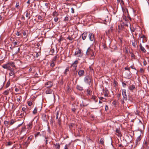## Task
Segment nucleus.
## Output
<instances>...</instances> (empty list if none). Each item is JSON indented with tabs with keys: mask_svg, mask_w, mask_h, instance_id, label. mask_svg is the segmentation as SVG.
Returning a JSON list of instances; mask_svg holds the SVG:
<instances>
[{
	"mask_svg": "<svg viewBox=\"0 0 149 149\" xmlns=\"http://www.w3.org/2000/svg\"><path fill=\"white\" fill-rule=\"evenodd\" d=\"M100 143L102 145H104V139L101 138L100 139Z\"/></svg>",
	"mask_w": 149,
	"mask_h": 149,
	"instance_id": "bb28decb",
	"label": "nucleus"
},
{
	"mask_svg": "<svg viewBox=\"0 0 149 149\" xmlns=\"http://www.w3.org/2000/svg\"><path fill=\"white\" fill-rule=\"evenodd\" d=\"M126 92V91L125 89H123V90L122 95L123 96V98L121 100V103L122 104H123L125 103L124 101H126L127 100Z\"/></svg>",
	"mask_w": 149,
	"mask_h": 149,
	"instance_id": "f257e3e1",
	"label": "nucleus"
},
{
	"mask_svg": "<svg viewBox=\"0 0 149 149\" xmlns=\"http://www.w3.org/2000/svg\"><path fill=\"white\" fill-rule=\"evenodd\" d=\"M81 51L82 50L81 49H79L78 50L75 52L74 53V55L76 56L77 57H80L81 56Z\"/></svg>",
	"mask_w": 149,
	"mask_h": 149,
	"instance_id": "20e7f679",
	"label": "nucleus"
},
{
	"mask_svg": "<svg viewBox=\"0 0 149 149\" xmlns=\"http://www.w3.org/2000/svg\"><path fill=\"white\" fill-rule=\"evenodd\" d=\"M7 69L9 70H10V71H14V69L13 68H12L9 65V66L8 67V68Z\"/></svg>",
	"mask_w": 149,
	"mask_h": 149,
	"instance_id": "a19ab883",
	"label": "nucleus"
},
{
	"mask_svg": "<svg viewBox=\"0 0 149 149\" xmlns=\"http://www.w3.org/2000/svg\"><path fill=\"white\" fill-rule=\"evenodd\" d=\"M90 54H91V56H94V53L93 50L89 47L86 51V55H89Z\"/></svg>",
	"mask_w": 149,
	"mask_h": 149,
	"instance_id": "7ed1b4c3",
	"label": "nucleus"
},
{
	"mask_svg": "<svg viewBox=\"0 0 149 149\" xmlns=\"http://www.w3.org/2000/svg\"><path fill=\"white\" fill-rule=\"evenodd\" d=\"M104 95L105 97H108V91L107 88H105L104 90Z\"/></svg>",
	"mask_w": 149,
	"mask_h": 149,
	"instance_id": "a211bd4d",
	"label": "nucleus"
},
{
	"mask_svg": "<svg viewBox=\"0 0 149 149\" xmlns=\"http://www.w3.org/2000/svg\"><path fill=\"white\" fill-rule=\"evenodd\" d=\"M78 63V61L77 60H76L74 62L72 63L71 65L72 67H73L74 68V70H75L76 69V68L77 66V65Z\"/></svg>",
	"mask_w": 149,
	"mask_h": 149,
	"instance_id": "423d86ee",
	"label": "nucleus"
},
{
	"mask_svg": "<svg viewBox=\"0 0 149 149\" xmlns=\"http://www.w3.org/2000/svg\"><path fill=\"white\" fill-rule=\"evenodd\" d=\"M55 148L56 149H59L60 148V145L59 143H56V144H54Z\"/></svg>",
	"mask_w": 149,
	"mask_h": 149,
	"instance_id": "aec40b11",
	"label": "nucleus"
},
{
	"mask_svg": "<svg viewBox=\"0 0 149 149\" xmlns=\"http://www.w3.org/2000/svg\"><path fill=\"white\" fill-rule=\"evenodd\" d=\"M143 65L145 66L147 64V62L146 60H144L143 62Z\"/></svg>",
	"mask_w": 149,
	"mask_h": 149,
	"instance_id": "338daca9",
	"label": "nucleus"
},
{
	"mask_svg": "<svg viewBox=\"0 0 149 149\" xmlns=\"http://www.w3.org/2000/svg\"><path fill=\"white\" fill-rule=\"evenodd\" d=\"M58 20V17H55L54 18V20L56 22H57Z\"/></svg>",
	"mask_w": 149,
	"mask_h": 149,
	"instance_id": "3c124183",
	"label": "nucleus"
},
{
	"mask_svg": "<svg viewBox=\"0 0 149 149\" xmlns=\"http://www.w3.org/2000/svg\"><path fill=\"white\" fill-rule=\"evenodd\" d=\"M130 53L131 54V57H132V58H134V57H135V55H134V54L132 52H130Z\"/></svg>",
	"mask_w": 149,
	"mask_h": 149,
	"instance_id": "79ce46f5",
	"label": "nucleus"
},
{
	"mask_svg": "<svg viewBox=\"0 0 149 149\" xmlns=\"http://www.w3.org/2000/svg\"><path fill=\"white\" fill-rule=\"evenodd\" d=\"M33 136L32 135H31L30 136L28 137L27 140H28L30 141H31Z\"/></svg>",
	"mask_w": 149,
	"mask_h": 149,
	"instance_id": "72a5a7b5",
	"label": "nucleus"
},
{
	"mask_svg": "<svg viewBox=\"0 0 149 149\" xmlns=\"http://www.w3.org/2000/svg\"><path fill=\"white\" fill-rule=\"evenodd\" d=\"M113 85L114 87H116L118 85V83L115 80V79H113Z\"/></svg>",
	"mask_w": 149,
	"mask_h": 149,
	"instance_id": "cd10ccee",
	"label": "nucleus"
},
{
	"mask_svg": "<svg viewBox=\"0 0 149 149\" xmlns=\"http://www.w3.org/2000/svg\"><path fill=\"white\" fill-rule=\"evenodd\" d=\"M88 36L89 39L91 41H93L94 40V35L93 33H89L88 35Z\"/></svg>",
	"mask_w": 149,
	"mask_h": 149,
	"instance_id": "1a4fd4ad",
	"label": "nucleus"
},
{
	"mask_svg": "<svg viewBox=\"0 0 149 149\" xmlns=\"http://www.w3.org/2000/svg\"><path fill=\"white\" fill-rule=\"evenodd\" d=\"M53 83L51 81H48L45 84V86L47 88H49L51 87L53 85Z\"/></svg>",
	"mask_w": 149,
	"mask_h": 149,
	"instance_id": "0eeeda50",
	"label": "nucleus"
},
{
	"mask_svg": "<svg viewBox=\"0 0 149 149\" xmlns=\"http://www.w3.org/2000/svg\"><path fill=\"white\" fill-rule=\"evenodd\" d=\"M141 135H140V136H138L136 140V143H138L141 140Z\"/></svg>",
	"mask_w": 149,
	"mask_h": 149,
	"instance_id": "5701e85b",
	"label": "nucleus"
},
{
	"mask_svg": "<svg viewBox=\"0 0 149 149\" xmlns=\"http://www.w3.org/2000/svg\"><path fill=\"white\" fill-rule=\"evenodd\" d=\"M21 98H22V97L21 96H19V98H17V101L18 102H19Z\"/></svg>",
	"mask_w": 149,
	"mask_h": 149,
	"instance_id": "69168bd1",
	"label": "nucleus"
},
{
	"mask_svg": "<svg viewBox=\"0 0 149 149\" xmlns=\"http://www.w3.org/2000/svg\"><path fill=\"white\" fill-rule=\"evenodd\" d=\"M132 45L134 47H138V46L137 45V42L136 40H134V41H132Z\"/></svg>",
	"mask_w": 149,
	"mask_h": 149,
	"instance_id": "f8f14e48",
	"label": "nucleus"
},
{
	"mask_svg": "<svg viewBox=\"0 0 149 149\" xmlns=\"http://www.w3.org/2000/svg\"><path fill=\"white\" fill-rule=\"evenodd\" d=\"M23 145L26 147H27L29 144V143L26 141L23 142L22 143Z\"/></svg>",
	"mask_w": 149,
	"mask_h": 149,
	"instance_id": "a878e982",
	"label": "nucleus"
},
{
	"mask_svg": "<svg viewBox=\"0 0 149 149\" xmlns=\"http://www.w3.org/2000/svg\"><path fill=\"white\" fill-rule=\"evenodd\" d=\"M10 63H8L6 64L3 65H2V66L3 68L7 69Z\"/></svg>",
	"mask_w": 149,
	"mask_h": 149,
	"instance_id": "2eb2a0df",
	"label": "nucleus"
},
{
	"mask_svg": "<svg viewBox=\"0 0 149 149\" xmlns=\"http://www.w3.org/2000/svg\"><path fill=\"white\" fill-rule=\"evenodd\" d=\"M76 109L74 107H72L71 108V110L74 113L75 112Z\"/></svg>",
	"mask_w": 149,
	"mask_h": 149,
	"instance_id": "f704fd0d",
	"label": "nucleus"
},
{
	"mask_svg": "<svg viewBox=\"0 0 149 149\" xmlns=\"http://www.w3.org/2000/svg\"><path fill=\"white\" fill-rule=\"evenodd\" d=\"M70 144H68V145H66L65 146V148L64 149H68V146H69Z\"/></svg>",
	"mask_w": 149,
	"mask_h": 149,
	"instance_id": "5fc2aeb1",
	"label": "nucleus"
},
{
	"mask_svg": "<svg viewBox=\"0 0 149 149\" xmlns=\"http://www.w3.org/2000/svg\"><path fill=\"white\" fill-rule=\"evenodd\" d=\"M34 120V119H33L31 122L29 123L27 125V129L28 130L31 129L33 126V121Z\"/></svg>",
	"mask_w": 149,
	"mask_h": 149,
	"instance_id": "6e6552de",
	"label": "nucleus"
},
{
	"mask_svg": "<svg viewBox=\"0 0 149 149\" xmlns=\"http://www.w3.org/2000/svg\"><path fill=\"white\" fill-rule=\"evenodd\" d=\"M116 132L119 135H121V132L120 131L119 128H117L116 130Z\"/></svg>",
	"mask_w": 149,
	"mask_h": 149,
	"instance_id": "393cba45",
	"label": "nucleus"
},
{
	"mask_svg": "<svg viewBox=\"0 0 149 149\" xmlns=\"http://www.w3.org/2000/svg\"><path fill=\"white\" fill-rule=\"evenodd\" d=\"M26 13V17H27L29 19L30 18V13L28 12V11H26L25 13Z\"/></svg>",
	"mask_w": 149,
	"mask_h": 149,
	"instance_id": "dca6fc26",
	"label": "nucleus"
},
{
	"mask_svg": "<svg viewBox=\"0 0 149 149\" xmlns=\"http://www.w3.org/2000/svg\"><path fill=\"white\" fill-rule=\"evenodd\" d=\"M67 39L71 41L73 39V38H72L70 36H69L68 37H67Z\"/></svg>",
	"mask_w": 149,
	"mask_h": 149,
	"instance_id": "37998d69",
	"label": "nucleus"
},
{
	"mask_svg": "<svg viewBox=\"0 0 149 149\" xmlns=\"http://www.w3.org/2000/svg\"><path fill=\"white\" fill-rule=\"evenodd\" d=\"M44 137H45V141L46 143L45 145H47V142H48V139H49V138L47 136H44Z\"/></svg>",
	"mask_w": 149,
	"mask_h": 149,
	"instance_id": "412c9836",
	"label": "nucleus"
},
{
	"mask_svg": "<svg viewBox=\"0 0 149 149\" xmlns=\"http://www.w3.org/2000/svg\"><path fill=\"white\" fill-rule=\"evenodd\" d=\"M4 93L6 95H7L8 93H9V92L8 91H5L4 92Z\"/></svg>",
	"mask_w": 149,
	"mask_h": 149,
	"instance_id": "774afa93",
	"label": "nucleus"
},
{
	"mask_svg": "<svg viewBox=\"0 0 149 149\" xmlns=\"http://www.w3.org/2000/svg\"><path fill=\"white\" fill-rule=\"evenodd\" d=\"M38 19L40 20H42L43 19V18L40 15H38Z\"/></svg>",
	"mask_w": 149,
	"mask_h": 149,
	"instance_id": "c756f323",
	"label": "nucleus"
},
{
	"mask_svg": "<svg viewBox=\"0 0 149 149\" xmlns=\"http://www.w3.org/2000/svg\"><path fill=\"white\" fill-rule=\"evenodd\" d=\"M128 88L131 91H132L134 89H135L136 90V88L135 86L134 85H130L128 87Z\"/></svg>",
	"mask_w": 149,
	"mask_h": 149,
	"instance_id": "9d476101",
	"label": "nucleus"
},
{
	"mask_svg": "<svg viewBox=\"0 0 149 149\" xmlns=\"http://www.w3.org/2000/svg\"><path fill=\"white\" fill-rule=\"evenodd\" d=\"M131 73L129 71V72L127 73V74H126V77L128 79L130 78L131 77Z\"/></svg>",
	"mask_w": 149,
	"mask_h": 149,
	"instance_id": "6ab92c4d",
	"label": "nucleus"
},
{
	"mask_svg": "<svg viewBox=\"0 0 149 149\" xmlns=\"http://www.w3.org/2000/svg\"><path fill=\"white\" fill-rule=\"evenodd\" d=\"M117 103V101L116 100H114L112 103V104L113 105H115L116 106V104Z\"/></svg>",
	"mask_w": 149,
	"mask_h": 149,
	"instance_id": "de8ad7c7",
	"label": "nucleus"
},
{
	"mask_svg": "<svg viewBox=\"0 0 149 149\" xmlns=\"http://www.w3.org/2000/svg\"><path fill=\"white\" fill-rule=\"evenodd\" d=\"M76 88L79 91H81L83 90V87L79 85H77L76 86Z\"/></svg>",
	"mask_w": 149,
	"mask_h": 149,
	"instance_id": "f3484780",
	"label": "nucleus"
},
{
	"mask_svg": "<svg viewBox=\"0 0 149 149\" xmlns=\"http://www.w3.org/2000/svg\"><path fill=\"white\" fill-rule=\"evenodd\" d=\"M9 75L10 76H12L13 75H14V71H10V72L9 73Z\"/></svg>",
	"mask_w": 149,
	"mask_h": 149,
	"instance_id": "4c0bfd02",
	"label": "nucleus"
},
{
	"mask_svg": "<svg viewBox=\"0 0 149 149\" xmlns=\"http://www.w3.org/2000/svg\"><path fill=\"white\" fill-rule=\"evenodd\" d=\"M120 0L121 1V2L120 3V4L121 6H122V5H123L124 4V1H123V0Z\"/></svg>",
	"mask_w": 149,
	"mask_h": 149,
	"instance_id": "052dcab7",
	"label": "nucleus"
},
{
	"mask_svg": "<svg viewBox=\"0 0 149 149\" xmlns=\"http://www.w3.org/2000/svg\"><path fill=\"white\" fill-rule=\"evenodd\" d=\"M12 142L10 141L8 142H7V145L9 146L11 145L12 144Z\"/></svg>",
	"mask_w": 149,
	"mask_h": 149,
	"instance_id": "e2e57ef3",
	"label": "nucleus"
},
{
	"mask_svg": "<svg viewBox=\"0 0 149 149\" xmlns=\"http://www.w3.org/2000/svg\"><path fill=\"white\" fill-rule=\"evenodd\" d=\"M42 119L45 122H47L49 119V116L45 114H43L42 115Z\"/></svg>",
	"mask_w": 149,
	"mask_h": 149,
	"instance_id": "39448f33",
	"label": "nucleus"
},
{
	"mask_svg": "<svg viewBox=\"0 0 149 149\" xmlns=\"http://www.w3.org/2000/svg\"><path fill=\"white\" fill-rule=\"evenodd\" d=\"M26 108L25 107H23L22 108V110L24 112H25L26 113H28L26 111Z\"/></svg>",
	"mask_w": 149,
	"mask_h": 149,
	"instance_id": "c03bdc74",
	"label": "nucleus"
},
{
	"mask_svg": "<svg viewBox=\"0 0 149 149\" xmlns=\"http://www.w3.org/2000/svg\"><path fill=\"white\" fill-rule=\"evenodd\" d=\"M50 52L52 53V54H51V55H53V54L54 52H55V50H54V49H52L50 51Z\"/></svg>",
	"mask_w": 149,
	"mask_h": 149,
	"instance_id": "58836bf2",
	"label": "nucleus"
},
{
	"mask_svg": "<svg viewBox=\"0 0 149 149\" xmlns=\"http://www.w3.org/2000/svg\"><path fill=\"white\" fill-rule=\"evenodd\" d=\"M82 39L84 40H85L87 36V33L86 32H84L81 35Z\"/></svg>",
	"mask_w": 149,
	"mask_h": 149,
	"instance_id": "9b49d317",
	"label": "nucleus"
},
{
	"mask_svg": "<svg viewBox=\"0 0 149 149\" xmlns=\"http://www.w3.org/2000/svg\"><path fill=\"white\" fill-rule=\"evenodd\" d=\"M58 15V13H57V12H56V11H54L53 13V15H54V16H55V15Z\"/></svg>",
	"mask_w": 149,
	"mask_h": 149,
	"instance_id": "8fccbe9b",
	"label": "nucleus"
},
{
	"mask_svg": "<svg viewBox=\"0 0 149 149\" xmlns=\"http://www.w3.org/2000/svg\"><path fill=\"white\" fill-rule=\"evenodd\" d=\"M39 135L41 136V134H40V133L39 132H37L36 134H35V137H36Z\"/></svg>",
	"mask_w": 149,
	"mask_h": 149,
	"instance_id": "49530a36",
	"label": "nucleus"
},
{
	"mask_svg": "<svg viewBox=\"0 0 149 149\" xmlns=\"http://www.w3.org/2000/svg\"><path fill=\"white\" fill-rule=\"evenodd\" d=\"M120 96H121V94L120 93L118 94L117 95V97L118 100L119 99Z\"/></svg>",
	"mask_w": 149,
	"mask_h": 149,
	"instance_id": "603ef678",
	"label": "nucleus"
},
{
	"mask_svg": "<svg viewBox=\"0 0 149 149\" xmlns=\"http://www.w3.org/2000/svg\"><path fill=\"white\" fill-rule=\"evenodd\" d=\"M10 81H8L6 85V88H8L10 85Z\"/></svg>",
	"mask_w": 149,
	"mask_h": 149,
	"instance_id": "c9c22d12",
	"label": "nucleus"
},
{
	"mask_svg": "<svg viewBox=\"0 0 149 149\" xmlns=\"http://www.w3.org/2000/svg\"><path fill=\"white\" fill-rule=\"evenodd\" d=\"M38 110V109L36 107L33 111V113L34 114H35L37 113V111Z\"/></svg>",
	"mask_w": 149,
	"mask_h": 149,
	"instance_id": "c85d7f7f",
	"label": "nucleus"
},
{
	"mask_svg": "<svg viewBox=\"0 0 149 149\" xmlns=\"http://www.w3.org/2000/svg\"><path fill=\"white\" fill-rule=\"evenodd\" d=\"M140 49L141 51L143 53H146V50L142 46L141 44V43L139 45Z\"/></svg>",
	"mask_w": 149,
	"mask_h": 149,
	"instance_id": "ddd939ff",
	"label": "nucleus"
},
{
	"mask_svg": "<svg viewBox=\"0 0 149 149\" xmlns=\"http://www.w3.org/2000/svg\"><path fill=\"white\" fill-rule=\"evenodd\" d=\"M28 104L29 106H31L32 105V102H28Z\"/></svg>",
	"mask_w": 149,
	"mask_h": 149,
	"instance_id": "680f3d73",
	"label": "nucleus"
},
{
	"mask_svg": "<svg viewBox=\"0 0 149 149\" xmlns=\"http://www.w3.org/2000/svg\"><path fill=\"white\" fill-rule=\"evenodd\" d=\"M8 121H4V124L5 125H7L6 126H7L8 125Z\"/></svg>",
	"mask_w": 149,
	"mask_h": 149,
	"instance_id": "13d9d810",
	"label": "nucleus"
},
{
	"mask_svg": "<svg viewBox=\"0 0 149 149\" xmlns=\"http://www.w3.org/2000/svg\"><path fill=\"white\" fill-rule=\"evenodd\" d=\"M78 74L80 76H82L84 74V71L83 70H80L79 71Z\"/></svg>",
	"mask_w": 149,
	"mask_h": 149,
	"instance_id": "4468645a",
	"label": "nucleus"
},
{
	"mask_svg": "<svg viewBox=\"0 0 149 149\" xmlns=\"http://www.w3.org/2000/svg\"><path fill=\"white\" fill-rule=\"evenodd\" d=\"M45 92L46 94H51L52 92V91L51 89H48L46 90Z\"/></svg>",
	"mask_w": 149,
	"mask_h": 149,
	"instance_id": "b1692460",
	"label": "nucleus"
},
{
	"mask_svg": "<svg viewBox=\"0 0 149 149\" xmlns=\"http://www.w3.org/2000/svg\"><path fill=\"white\" fill-rule=\"evenodd\" d=\"M108 107L107 105H106L105 108V110L107 111L108 109Z\"/></svg>",
	"mask_w": 149,
	"mask_h": 149,
	"instance_id": "0e129e2a",
	"label": "nucleus"
},
{
	"mask_svg": "<svg viewBox=\"0 0 149 149\" xmlns=\"http://www.w3.org/2000/svg\"><path fill=\"white\" fill-rule=\"evenodd\" d=\"M19 5V3L18 2L16 3L15 7L16 8H18Z\"/></svg>",
	"mask_w": 149,
	"mask_h": 149,
	"instance_id": "6e6d98bb",
	"label": "nucleus"
},
{
	"mask_svg": "<svg viewBox=\"0 0 149 149\" xmlns=\"http://www.w3.org/2000/svg\"><path fill=\"white\" fill-rule=\"evenodd\" d=\"M15 122V121H14L13 119H12L10 121V125H13Z\"/></svg>",
	"mask_w": 149,
	"mask_h": 149,
	"instance_id": "a18cd8bd",
	"label": "nucleus"
},
{
	"mask_svg": "<svg viewBox=\"0 0 149 149\" xmlns=\"http://www.w3.org/2000/svg\"><path fill=\"white\" fill-rule=\"evenodd\" d=\"M58 115H59L58 112V111H57L56 112V118L57 120L59 118H58Z\"/></svg>",
	"mask_w": 149,
	"mask_h": 149,
	"instance_id": "2f4dec72",
	"label": "nucleus"
},
{
	"mask_svg": "<svg viewBox=\"0 0 149 149\" xmlns=\"http://www.w3.org/2000/svg\"><path fill=\"white\" fill-rule=\"evenodd\" d=\"M55 65V64L54 63H51L50 66L52 67H54Z\"/></svg>",
	"mask_w": 149,
	"mask_h": 149,
	"instance_id": "4d7b16f0",
	"label": "nucleus"
},
{
	"mask_svg": "<svg viewBox=\"0 0 149 149\" xmlns=\"http://www.w3.org/2000/svg\"><path fill=\"white\" fill-rule=\"evenodd\" d=\"M74 124L73 123H71L69 126L70 128L71 129L72 128V127L74 126Z\"/></svg>",
	"mask_w": 149,
	"mask_h": 149,
	"instance_id": "09e8293b",
	"label": "nucleus"
},
{
	"mask_svg": "<svg viewBox=\"0 0 149 149\" xmlns=\"http://www.w3.org/2000/svg\"><path fill=\"white\" fill-rule=\"evenodd\" d=\"M87 96H89L91 95V91H90L89 89L87 90Z\"/></svg>",
	"mask_w": 149,
	"mask_h": 149,
	"instance_id": "4be33fe9",
	"label": "nucleus"
},
{
	"mask_svg": "<svg viewBox=\"0 0 149 149\" xmlns=\"http://www.w3.org/2000/svg\"><path fill=\"white\" fill-rule=\"evenodd\" d=\"M39 56V54L38 53L36 52V54L35 55L34 57H38Z\"/></svg>",
	"mask_w": 149,
	"mask_h": 149,
	"instance_id": "bf43d9fd",
	"label": "nucleus"
},
{
	"mask_svg": "<svg viewBox=\"0 0 149 149\" xmlns=\"http://www.w3.org/2000/svg\"><path fill=\"white\" fill-rule=\"evenodd\" d=\"M69 70V68L68 67L65 70V72H64V74H67V72H68Z\"/></svg>",
	"mask_w": 149,
	"mask_h": 149,
	"instance_id": "473e14b6",
	"label": "nucleus"
},
{
	"mask_svg": "<svg viewBox=\"0 0 149 149\" xmlns=\"http://www.w3.org/2000/svg\"><path fill=\"white\" fill-rule=\"evenodd\" d=\"M57 56H58V55L56 54L53 58V59H52V60H53V61H54L55 62H56V61L57 58Z\"/></svg>",
	"mask_w": 149,
	"mask_h": 149,
	"instance_id": "7c9ffc66",
	"label": "nucleus"
},
{
	"mask_svg": "<svg viewBox=\"0 0 149 149\" xmlns=\"http://www.w3.org/2000/svg\"><path fill=\"white\" fill-rule=\"evenodd\" d=\"M10 63V64L13 67H15V66L14 65V62H12Z\"/></svg>",
	"mask_w": 149,
	"mask_h": 149,
	"instance_id": "ea45409f",
	"label": "nucleus"
},
{
	"mask_svg": "<svg viewBox=\"0 0 149 149\" xmlns=\"http://www.w3.org/2000/svg\"><path fill=\"white\" fill-rule=\"evenodd\" d=\"M60 117H59V118L58 119H57L58 121V124L59 125H61V120L60 119Z\"/></svg>",
	"mask_w": 149,
	"mask_h": 149,
	"instance_id": "e433bc0d",
	"label": "nucleus"
},
{
	"mask_svg": "<svg viewBox=\"0 0 149 149\" xmlns=\"http://www.w3.org/2000/svg\"><path fill=\"white\" fill-rule=\"evenodd\" d=\"M84 79L86 83L90 85L91 82V79L90 77L88 76H86L84 77Z\"/></svg>",
	"mask_w": 149,
	"mask_h": 149,
	"instance_id": "f03ea898",
	"label": "nucleus"
},
{
	"mask_svg": "<svg viewBox=\"0 0 149 149\" xmlns=\"http://www.w3.org/2000/svg\"><path fill=\"white\" fill-rule=\"evenodd\" d=\"M68 20V17H66L64 19V20L65 21H67Z\"/></svg>",
	"mask_w": 149,
	"mask_h": 149,
	"instance_id": "864d4df0",
	"label": "nucleus"
}]
</instances>
